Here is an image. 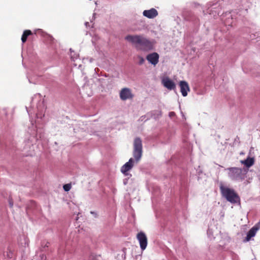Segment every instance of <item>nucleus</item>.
I'll return each mask as SVG.
<instances>
[{"instance_id":"f257e3e1","label":"nucleus","mask_w":260,"mask_h":260,"mask_svg":"<svg viewBox=\"0 0 260 260\" xmlns=\"http://www.w3.org/2000/svg\"><path fill=\"white\" fill-rule=\"evenodd\" d=\"M125 39L135 46L137 50L149 51L154 49L155 41L150 40L143 35H127Z\"/></svg>"},{"instance_id":"f03ea898","label":"nucleus","mask_w":260,"mask_h":260,"mask_svg":"<svg viewBox=\"0 0 260 260\" xmlns=\"http://www.w3.org/2000/svg\"><path fill=\"white\" fill-rule=\"evenodd\" d=\"M142 155V142L140 138H136L134 141L133 156L139 161Z\"/></svg>"},{"instance_id":"7ed1b4c3","label":"nucleus","mask_w":260,"mask_h":260,"mask_svg":"<svg viewBox=\"0 0 260 260\" xmlns=\"http://www.w3.org/2000/svg\"><path fill=\"white\" fill-rule=\"evenodd\" d=\"M229 202L241 207V201L239 196L234 189L231 188H229Z\"/></svg>"},{"instance_id":"20e7f679","label":"nucleus","mask_w":260,"mask_h":260,"mask_svg":"<svg viewBox=\"0 0 260 260\" xmlns=\"http://www.w3.org/2000/svg\"><path fill=\"white\" fill-rule=\"evenodd\" d=\"M136 237L139 242L141 250H145L148 243V239L146 234L143 232H140L137 234Z\"/></svg>"},{"instance_id":"39448f33","label":"nucleus","mask_w":260,"mask_h":260,"mask_svg":"<svg viewBox=\"0 0 260 260\" xmlns=\"http://www.w3.org/2000/svg\"><path fill=\"white\" fill-rule=\"evenodd\" d=\"M120 98L122 101H126L128 99H132L134 95L132 93L131 90L128 88H122L120 92Z\"/></svg>"},{"instance_id":"423d86ee","label":"nucleus","mask_w":260,"mask_h":260,"mask_svg":"<svg viewBox=\"0 0 260 260\" xmlns=\"http://www.w3.org/2000/svg\"><path fill=\"white\" fill-rule=\"evenodd\" d=\"M159 56L156 52L150 53L146 56V59L148 61L153 65L156 66L159 61Z\"/></svg>"},{"instance_id":"0eeeda50","label":"nucleus","mask_w":260,"mask_h":260,"mask_svg":"<svg viewBox=\"0 0 260 260\" xmlns=\"http://www.w3.org/2000/svg\"><path fill=\"white\" fill-rule=\"evenodd\" d=\"M162 85L169 90H173L176 88L175 83L171 80L169 77H165L161 80Z\"/></svg>"},{"instance_id":"6e6552de","label":"nucleus","mask_w":260,"mask_h":260,"mask_svg":"<svg viewBox=\"0 0 260 260\" xmlns=\"http://www.w3.org/2000/svg\"><path fill=\"white\" fill-rule=\"evenodd\" d=\"M143 15L149 19H153L158 15L157 11L154 8H151L150 10H144Z\"/></svg>"},{"instance_id":"1a4fd4ad","label":"nucleus","mask_w":260,"mask_h":260,"mask_svg":"<svg viewBox=\"0 0 260 260\" xmlns=\"http://www.w3.org/2000/svg\"><path fill=\"white\" fill-rule=\"evenodd\" d=\"M179 86L182 95L183 96H187L188 91L190 90L189 85L187 82L185 81H181L179 82Z\"/></svg>"},{"instance_id":"9d476101","label":"nucleus","mask_w":260,"mask_h":260,"mask_svg":"<svg viewBox=\"0 0 260 260\" xmlns=\"http://www.w3.org/2000/svg\"><path fill=\"white\" fill-rule=\"evenodd\" d=\"M134 160L133 158H131L128 161L125 163L121 168V172L124 174L125 175H127L126 172L129 171L133 168L134 166Z\"/></svg>"},{"instance_id":"9b49d317","label":"nucleus","mask_w":260,"mask_h":260,"mask_svg":"<svg viewBox=\"0 0 260 260\" xmlns=\"http://www.w3.org/2000/svg\"><path fill=\"white\" fill-rule=\"evenodd\" d=\"M257 231V229L256 228H252L249 232L247 233L246 237L245 238L246 241H248L250 240V239L254 237L256 234V232Z\"/></svg>"},{"instance_id":"f8f14e48","label":"nucleus","mask_w":260,"mask_h":260,"mask_svg":"<svg viewBox=\"0 0 260 260\" xmlns=\"http://www.w3.org/2000/svg\"><path fill=\"white\" fill-rule=\"evenodd\" d=\"M241 162L246 167L249 168L254 164V159L253 157H248L245 160L241 161Z\"/></svg>"},{"instance_id":"ddd939ff","label":"nucleus","mask_w":260,"mask_h":260,"mask_svg":"<svg viewBox=\"0 0 260 260\" xmlns=\"http://www.w3.org/2000/svg\"><path fill=\"white\" fill-rule=\"evenodd\" d=\"M32 32L30 30H25L23 31L22 36L21 37V41L22 43H25L27 39L28 36L31 35Z\"/></svg>"},{"instance_id":"4468645a","label":"nucleus","mask_w":260,"mask_h":260,"mask_svg":"<svg viewBox=\"0 0 260 260\" xmlns=\"http://www.w3.org/2000/svg\"><path fill=\"white\" fill-rule=\"evenodd\" d=\"M220 189L223 197L228 200V188L224 187L222 185L220 186Z\"/></svg>"},{"instance_id":"2eb2a0df","label":"nucleus","mask_w":260,"mask_h":260,"mask_svg":"<svg viewBox=\"0 0 260 260\" xmlns=\"http://www.w3.org/2000/svg\"><path fill=\"white\" fill-rule=\"evenodd\" d=\"M71 187H72L71 183H68V184H64L63 186V188L64 191H69L71 189Z\"/></svg>"},{"instance_id":"dca6fc26","label":"nucleus","mask_w":260,"mask_h":260,"mask_svg":"<svg viewBox=\"0 0 260 260\" xmlns=\"http://www.w3.org/2000/svg\"><path fill=\"white\" fill-rule=\"evenodd\" d=\"M232 171L233 172H235L237 174V175L240 174L242 172L241 169H238V168H234V169H230V171Z\"/></svg>"},{"instance_id":"f3484780","label":"nucleus","mask_w":260,"mask_h":260,"mask_svg":"<svg viewBox=\"0 0 260 260\" xmlns=\"http://www.w3.org/2000/svg\"><path fill=\"white\" fill-rule=\"evenodd\" d=\"M8 202H9L10 207L11 208H12L13 206V199H12V198L11 196H9V199H8Z\"/></svg>"},{"instance_id":"a211bd4d","label":"nucleus","mask_w":260,"mask_h":260,"mask_svg":"<svg viewBox=\"0 0 260 260\" xmlns=\"http://www.w3.org/2000/svg\"><path fill=\"white\" fill-rule=\"evenodd\" d=\"M138 58L139 59V64H143L145 62V59L142 56H139Z\"/></svg>"},{"instance_id":"6ab92c4d","label":"nucleus","mask_w":260,"mask_h":260,"mask_svg":"<svg viewBox=\"0 0 260 260\" xmlns=\"http://www.w3.org/2000/svg\"><path fill=\"white\" fill-rule=\"evenodd\" d=\"M174 112H171V113H170V116L173 115H174Z\"/></svg>"}]
</instances>
